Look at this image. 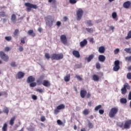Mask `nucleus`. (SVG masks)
I'll list each match as a JSON object with an SVG mask.
<instances>
[{"label": "nucleus", "mask_w": 131, "mask_h": 131, "mask_svg": "<svg viewBox=\"0 0 131 131\" xmlns=\"http://www.w3.org/2000/svg\"><path fill=\"white\" fill-rule=\"evenodd\" d=\"M41 121L43 122V121H46V117L45 116H42L41 117Z\"/></svg>", "instance_id": "nucleus-57"}, {"label": "nucleus", "mask_w": 131, "mask_h": 131, "mask_svg": "<svg viewBox=\"0 0 131 131\" xmlns=\"http://www.w3.org/2000/svg\"><path fill=\"white\" fill-rule=\"evenodd\" d=\"M64 80L66 82H68V81H69V80H70V74H68L66 76H64Z\"/></svg>", "instance_id": "nucleus-23"}, {"label": "nucleus", "mask_w": 131, "mask_h": 131, "mask_svg": "<svg viewBox=\"0 0 131 131\" xmlns=\"http://www.w3.org/2000/svg\"><path fill=\"white\" fill-rule=\"evenodd\" d=\"M114 53H115V54H117V53H119V49H118V48L116 49L114 51Z\"/></svg>", "instance_id": "nucleus-58"}, {"label": "nucleus", "mask_w": 131, "mask_h": 131, "mask_svg": "<svg viewBox=\"0 0 131 131\" xmlns=\"http://www.w3.org/2000/svg\"><path fill=\"white\" fill-rule=\"evenodd\" d=\"M36 82L38 84V85H41V84H42V80L41 79L38 78L37 80H36Z\"/></svg>", "instance_id": "nucleus-29"}, {"label": "nucleus", "mask_w": 131, "mask_h": 131, "mask_svg": "<svg viewBox=\"0 0 131 131\" xmlns=\"http://www.w3.org/2000/svg\"><path fill=\"white\" fill-rule=\"evenodd\" d=\"M88 45V40L84 39L82 41L80 42V46L81 48H83V47H85Z\"/></svg>", "instance_id": "nucleus-16"}, {"label": "nucleus", "mask_w": 131, "mask_h": 131, "mask_svg": "<svg viewBox=\"0 0 131 131\" xmlns=\"http://www.w3.org/2000/svg\"><path fill=\"white\" fill-rule=\"evenodd\" d=\"M127 78L128 79H131V73H128L127 74Z\"/></svg>", "instance_id": "nucleus-51"}, {"label": "nucleus", "mask_w": 131, "mask_h": 131, "mask_svg": "<svg viewBox=\"0 0 131 131\" xmlns=\"http://www.w3.org/2000/svg\"><path fill=\"white\" fill-rule=\"evenodd\" d=\"M56 26H58V27L60 26H61V21H57L56 22Z\"/></svg>", "instance_id": "nucleus-61"}, {"label": "nucleus", "mask_w": 131, "mask_h": 131, "mask_svg": "<svg viewBox=\"0 0 131 131\" xmlns=\"http://www.w3.org/2000/svg\"><path fill=\"white\" fill-rule=\"evenodd\" d=\"M89 41L90 42H92V43H94V38H91L89 39Z\"/></svg>", "instance_id": "nucleus-62"}, {"label": "nucleus", "mask_w": 131, "mask_h": 131, "mask_svg": "<svg viewBox=\"0 0 131 131\" xmlns=\"http://www.w3.org/2000/svg\"><path fill=\"white\" fill-rule=\"evenodd\" d=\"M0 16L3 18L4 17H8V15L6 14V13L4 11L0 12Z\"/></svg>", "instance_id": "nucleus-30"}, {"label": "nucleus", "mask_w": 131, "mask_h": 131, "mask_svg": "<svg viewBox=\"0 0 131 131\" xmlns=\"http://www.w3.org/2000/svg\"><path fill=\"white\" fill-rule=\"evenodd\" d=\"M80 95L81 98H82V99H83L84 98H85V97L87 99L91 98V93L90 92L88 93V92L84 89H82L81 90L80 92Z\"/></svg>", "instance_id": "nucleus-4"}, {"label": "nucleus", "mask_w": 131, "mask_h": 131, "mask_svg": "<svg viewBox=\"0 0 131 131\" xmlns=\"http://www.w3.org/2000/svg\"><path fill=\"white\" fill-rule=\"evenodd\" d=\"M85 30H86V31L88 32H89V33H93V32H94V29H93V28H86L85 29Z\"/></svg>", "instance_id": "nucleus-33"}, {"label": "nucleus", "mask_w": 131, "mask_h": 131, "mask_svg": "<svg viewBox=\"0 0 131 131\" xmlns=\"http://www.w3.org/2000/svg\"><path fill=\"white\" fill-rule=\"evenodd\" d=\"M105 56L102 55H100L98 57V60L100 61V62H104V61H105Z\"/></svg>", "instance_id": "nucleus-20"}, {"label": "nucleus", "mask_w": 131, "mask_h": 131, "mask_svg": "<svg viewBox=\"0 0 131 131\" xmlns=\"http://www.w3.org/2000/svg\"><path fill=\"white\" fill-rule=\"evenodd\" d=\"M36 91H37L38 93H40V94H42V93H43V90L40 89H36Z\"/></svg>", "instance_id": "nucleus-43"}, {"label": "nucleus", "mask_w": 131, "mask_h": 131, "mask_svg": "<svg viewBox=\"0 0 131 131\" xmlns=\"http://www.w3.org/2000/svg\"><path fill=\"white\" fill-rule=\"evenodd\" d=\"M57 123L59 125H62V124H63V122L60 120H57Z\"/></svg>", "instance_id": "nucleus-50"}, {"label": "nucleus", "mask_w": 131, "mask_h": 131, "mask_svg": "<svg viewBox=\"0 0 131 131\" xmlns=\"http://www.w3.org/2000/svg\"><path fill=\"white\" fill-rule=\"evenodd\" d=\"M60 41H61L63 45H67V37L66 35H61L60 36Z\"/></svg>", "instance_id": "nucleus-11"}, {"label": "nucleus", "mask_w": 131, "mask_h": 131, "mask_svg": "<svg viewBox=\"0 0 131 131\" xmlns=\"http://www.w3.org/2000/svg\"><path fill=\"white\" fill-rule=\"evenodd\" d=\"M89 113H90V111H89L88 109H85L83 111V114H84V115H88Z\"/></svg>", "instance_id": "nucleus-38"}, {"label": "nucleus", "mask_w": 131, "mask_h": 131, "mask_svg": "<svg viewBox=\"0 0 131 131\" xmlns=\"http://www.w3.org/2000/svg\"><path fill=\"white\" fill-rule=\"evenodd\" d=\"M10 65L12 67H16L17 65H16V62H12L11 63H10Z\"/></svg>", "instance_id": "nucleus-48"}, {"label": "nucleus", "mask_w": 131, "mask_h": 131, "mask_svg": "<svg viewBox=\"0 0 131 131\" xmlns=\"http://www.w3.org/2000/svg\"><path fill=\"white\" fill-rule=\"evenodd\" d=\"M25 75V74H24V73L22 72H19L16 75V78L18 79H21V78H23V77H24Z\"/></svg>", "instance_id": "nucleus-12"}, {"label": "nucleus", "mask_w": 131, "mask_h": 131, "mask_svg": "<svg viewBox=\"0 0 131 131\" xmlns=\"http://www.w3.org/2000/svg\"><path fill=\"white\" fill-rule=\"evenodd\" d=\"M18 50H19V52H23V50H24L23 47L19 46Z\"/></svg>", "instance_id": "nucleus-56"}, {"label": "nucleus", "mask_w": 131, "mask_h": 131, "mask_svg": "<svg viewBox=\"0 0 131 131\" xmlns=\"http://www.w3.org/2000/svg\"><path fill=\"white\" fill-rule=\"evenodd\" d=\"M129 90L130 89V86L128 85V83H126L124 84L123 88L121 89V94L122 95H125L126 94L127 90Z\"/></svg>", "instance_id": "nucleus-7"}, {"label": "nucleus", "mask_w": 131, "mask_h": 131, "mask_svg": "<svg viewBox=\"0 0 131 131\" xmlns=\"http://www.w3.org/2000/svg\"><path fill=\"white\" fill-rule=\"evenodd\" d=\"M63 58H64V55L62 53H53L51 56V60H59L63 59Z\"/></svg>", "instance_id": "nucleus-5"}, {"label": "nucleus", "mask_w": 131, "mask_h": 131, "mask_svg": "<svg viewBox=\"0 0 131 131\" xmlns=\"http://www.w3.org/2000/svg\"><path fill=\"white\" fill-rule=\"evenodd\" d=\"M124 51L127 53V54H131V48H125L124 49Z\"/></svg>", "instance_id": "nucleus-34"}, {"label": "nucleus", "mask_w": 131, "mask_h": 131, "mask_svg": "<svg viewBox=\"0 0 131 131\" xmlns=\"http://www.w3.org/2000/svg\"><path fill=\"white\" fill-rule=\"evenodd\" d=\"M119 127L123 128L124 129H129L131 126V120H127L125 121L124 124L121 123L119 124Z\"/></svg>", "instance_id": "nucleus-1"}, {"label": "nucleus", "mask_w": 131, "mask_h": 131, "mask_svg": "<svg viewBox=\"0 0 131 131\" xmlns=\"http://www.w3.org/2000/svg\"><path fill=\"white\" fill-rule=\"evenodd\" d=\"M30 88H34V86H36V83L35 82H31L30 83Z\"/></svg>", "instance_id": "nucleus-40"}, {"label": "nucleus", "mask_w": 131, "mask_h": 131, "mask_svg": "<svg viewBox=\"0 0 131 131\" xmlns=\"http://www.w3.org/2000/svg\"><path fill=\"white\" fill-rule=\"evenodd\" d=\"M117 112H118V108L116 107L112 108L109 113V117H111V118H113V117H115V115L117 114Z\"/></svg>", "instance_id": "nucleus-6"}, {"label": "nucleus", "mask_w": 131, "mask_h": 131, "mask_svg": "<svg viewBox=\"0 0 131 131\" xmlns=\"http://www.w3.org/2000/svg\"><path fill=\"white\" fill-rule=\"evenodd\" d=\"M57 109L58 110H61L62 109H65V105L63 104H61L57 106Z\"/></svg>", "instance_id": "nucleus-27"}, {"label": "nucleus", "mask_w": 131, "mask_h": 131, "mask_svg": "<svg viewBox=\"0 0 131 131\" xmlns=\"http://www.w3.org/2000/svg\"><path fill=\"white\" fill-rule=\"evenodd\" d=\"M18 33H19V30L18 29H16L14 30L13 34L14 35H15V36H16V35H18Z\"/></svg>", "instance_id": "nucleus-42"}, {"label": "nucleus", "mask_w": 131, "mask_h": 131, "mask_svg": "<svg viewBox=\"0 0 131 131\" xmlns=\"http://www.w3.org/2000/svg\"><path fill=\"white\" fill-rule=\"evenodd\" d=\"M35 80V78L33 77L32 76H30L27 79V82H28V83H30L31 82H33Z\"/></svg>", "instance_id": "nucleus-13"}, {"label": "nucleus", "mask_w": 131, "mask_h": 131, "mask_svg": "<svg viewBox=\"0 0 131 131\" xmlns=\"http://www.w3.org/2000/svg\"><path fill=\"white\" fill-rule=\"evenodd\" d=\"M96 66L97 69H100V68H101V65L99 62L96 63Z\"/></svg>", "instance_id": "nucleus-47"}, {"label": "nucleus", "mask_w": 131, "mask_h": 131, "mask_svg": "<svg viewBox=\"0 0 131 131\" xmlns=\"http://www.w3.org/2000/svg\"><path fill=\"white\" fill-rule=\"evenodd\" d=\"M128 99L131 100V91L129 92V94L128 95Z\"/></svg>", "instance_id": "nucleus-60"}, {"label": "nucleus", "mask_w": 131, "mask_h": 131, "mask_svg": "<svg viewBox=\"0 0 131 131\" xmlns=\"http://www.w3.org/2000/svg\"><path fill=\"white\" fill-rule=\"evenodd\" d=\"M32 99H33V100H37V96L33 95L32 96Z\"/></svg>", "instance_id": "nucleus-55"}, {"label": "nucleus", "mask_w": 131, "mask_h": 131, "mask_svg": "<svg viewBox=\"0 0 131 131\" xmlns=\"http://www.w3.org/2000/svg\"><path fill=\"white\" fill-rule=\"evenodd\" d=\"M5 39H6V40H7V41H11V40H12V36H6L5 37Z\"/></svg>", "instance_id": "nucleus-35"}, {"label": "nucleus", "mask_w": 131, "mask_h": 131, "mask_svg": "<svg viewBox=\"0 0 131 131\" xmlns=\"http://www.w3.org/2000/svg\"><path fill=\"white\" fill-rule=\"evenodd\" d=\"M86 24L88 25V26H93V23L92 22V20H87L86 21Z\"/></svg>", "instance_id": "nucleus-39"}, {"label": "nucleus", "mask_w": 131, "mask_h": 131, "mask_svg": "<svg viewBox=\"0 0 131 131\" xmlns=\"http://www.w3.org/2000/svg\"><path fill=\"white\" fill-rule=\"evenodd\" d=\"M75 77V78H77V79H78L79 80V81H82V80H83L82 78H81L80 77V76H79L78 75H76Z\"/></svg>", "instance_id": "nucleus-32"}, {"label": "nucleus", "mask_w": 131, "mask_h": 131, "mask_svg": "<svg viewBox=\"0 0 131 131\" xmlns=\"http://www.w3.org/2000/svg\"><path fill=\"white\" fill-rule=\"evenodd\" d=\"M45 57L46 59H47V60H49V59L51 58V56L49 53H45Z\"/></svg>", "instance_id": "nucleus-41"}, {"label": "nucleus", "mask_w": 131, "mask_h": 131, "mask_svg": "<svg viewBox=\"0 0 131 131\" xmlns=\"http://www.w3.org/2000/svg\"><path fill=\"white\" fill-rule=\"evenodd\" d=\"M48 3H52V5H56V0H48Z\"/></svg>", "instance_id": "nucleus-44"}, {"label": "nucleus", "mask_w": 131, "mask_h": 131, "mask_svg": "<svg viewBox=\"0 0 131 131\" xmlns=\"http://www.w3.org/2000/svg\"><path fill=\"white\" fill-rule=\"evenodd\" d=\"M3 112L8 115L9 114V108L8 107H5Z\"/></svg>", "instance_id": "nucleus-37"}, {"label": "nucleus", "mask_w": 131, "mask_h": 131, "mask_svg": "<svg viewBox=\"0 0 131 131\" xmlns=\"http://www.w3.org/2000/svg\"><path fill=\"white\" fill-rule=\"evenodd\" d=\"M69 2L70 3V4H76V0H70Z\"/></svg>", "instance_id": "nucleus-53"}, {"label": "nucleus", "mask_w": 131, "mask_h": 131, "mask_svg": "<svg viewBox=\"0 0 131 131\" xmlns=\"http://www.w3.org/2000/svg\"><path fill=\"white\" fill-rule=\"evenodd\" d=\"M98 52L100 54H104V53H105V47L103 46L99 47L98 49Z\"/></svg>", "instance_id": "nucleus-19"}, {"label": "nucleus", "mask_w": 131, "mask_h": 131, "mask_svg": "<svg viewBox=\"0 0 131 131\" xmlns=\"http://www.w3.org/2000/svg\"><path fill=\"white\" fill-rule=\"evenodd\" d=\"M101 108H102V105L99 104L95 107L94 110L95 111H98V110H99V109H101Z\"/></svg>", "instance_id": "nucleus-31"}, {"label": "nucleus", "mask_w": 131, "mask_h": 131, "mask_svg": "<svg viewBox=\"0 0 131 131\" xmlns=\"http://www.w3.org/2000/svg\"><path fill=\"white\" fill-rule=\"evenodd\" d=\"M42 84L46 88H50L51 86V83L49 80H44L42 82Z\"/></svg>", "instance_id": "nucleus-14"}, {"label": "nucleus", "mask_w": 131, "mask_h": 131, "mask_svg": "<svg viewBox=\"0 0 131 131\" xmlns=\"http://www.w3.org/2000/svg\"><path fill=\"white\" fill-rule=\"evenodd\" d=\"M130 6V2L129 1H127L123 4V7L125 9H128Z\"/></svg>", "instance_id": "nucleus-18"}, {"label": "nucleus", "mask_w": 131, "mask_h": 131, "mask_svg": "<svg viewBox=\"0 0 131 131\" xmlns=\"http://www.w3.org/2000/svg\"><path fill=\"white\" fill-rule=\"evenodd\" d=\"M120 102L122 104H126V103H127V100H126V98H122L120 99Z\"/></svg>", "instance_id": "nucleus-26"}, {"label": "nucleus", "mask_w": 131, "mask_h": 131, "mask_svg": "<svg viewBox=\"0 0 131 131\" xmlns=\"http://www.w3.org/2000/svg\"><path fill=\"white\" fill-rule=\"evenodd\" d=\"M72 54L76 58H80V54H79V52H78V51L74 50Z\"/></svg>", "instance_id": "nucleus-15"}, {"label": "nucleus", "mask_w": 131, "mask_h": 131, "mask_svg": "<svg viewBox=\"0 0 131 131\" xmlns=\"http://www.w3.org/2000/svg\"><path fill=\"white\" fill-rule=\"evenodd\" d=\"M120 64V62H119V60H115L114 61V65L115 66L113 67V70L114 71H118L119 69H120V67L119 66Z\"/></svg>", "instance_id": "nucleus-10"}, {"label": "nucleus", "mask_w": 131, "mask_h": 131, "mask_svg": "<svg viewBox=\"0 0 131 131\" xmlns=\"http://www.w3.org/2000/svg\"><path fill=\"white\" fill-rule=\"evenodd\" d=\"M46 25L49 27H52L53 25V23L55 22V19L52 18V16H48L45 17Z\"/></svg>", "instance_id": "nucleus-2"}, {"label": "nucleus", "mask_w": 131, "mask_h": 131, "mask_svg": "<svg viewBox=\"0 0 131 131\" xmlns=\"http://www.w3.org/2000/svg\"><path fill=\"white\" fill-rule=\"evenodd\" d=\"M99 114H104V110H99Z\"/></svg>", "instance_id": "nucleus-59"}, {"label": "nucleus", "mask_w": 131, "mask_h": 131, "mask_svg": "<svg viewBox=\"0 0 131 131\" xmlns=\"http://www.w3.org/2000/svg\"><path fill=\"white\" fill-rule=\"evenodd\" d=\"M93 79L94 81H98L99 79H100V77H99L97 75H93Z\"/></svg>", "instance_id": "nucleus-28"}, {"label": "nucleus", "mask_w": 131, "mask_h": 131, "mask_svg": "<svg viewBox=\"0 0 131 131\" xmlns=\"http://www.w3.org/2000/svg\"><path fill=\"white\" fill-rule=\"evenodd\" d=\"M110 28L111 30H112V31H113H113H114V29H115L114 27H113V26H111L110 27Z\"/></svg>", "instance_id": "nucleus-64"}, {"label": "nucleus", "mask_w": 131, "mask_h": 131, "mask_svg": "<svg viewBox=\"0 0 131 131\" xmlns=\"http://www.w3.org/2000/svg\"><path fill=\"white\" fill-rule=\"evenodd\" d=\"M125 61H128V62H131V56H127L125 58Z\"/></svg>", "instance_id": "nucleus-45"}, {"label": "nucleus", "mask_w": 131, "mask_h": 131, "mask_svg": "<svg viewBox=\"0 0 131 131\" xmlns=\"http://www.w3.org/2000/svg\"><path fill=\"white\" fill-rule=\"evenodd\" d=\"M88 126L89 128H93V127H94V125L93 124V123L91 122L90 121H89L88 122Z\"/></svg>", "instance_id": "nucleus-36"}, {"label": "nucleus", "mask_w": 131, "mask_h": 131, "mask_svg": "<svg viewBox=\"0 0 131 131\" xmlns=\"http://www.w3.org/2000/svg\"><path fill=\"white\" fill-rule=\"evenodd\" d=\"M112 16L113 19H115L116 17H117V14L116 13V12H113L112 14Z\"/></svg>", "instance_id": "nucleus-46"}, {"label": "nucleus", "mask_w": 131, "mask_h": 131, "mask_svg": "<svg viewBox=\"0 0 131 131\" xmlns=\"http://www.w3.org/2000/svg\"><path fill=\"white\" fill-rule=\"evenodd\" d=\"M0 57L2 60L4 61H5V62H8L9 61V56L8 55L6 54L5 52L3 51L0 52Z\"/></svg>", "instance_id": "nucleus-9"}, {"label": "nucleus", "mask_w": 131, "mask_h": 131, "mask_svg": "<svg viewBox=\"0 0 131 131\" xmlns=\"http://www.w3.org/2000/svg\"><path fill=\"white\" fill-rule=\"evenodd\" d=\"M25 38H26V37L20 39V42H21V43H25Z\"/></svg>", "instance_id": "nucleus-49"}, {"label": "nucleus", "mask_w": 131, "mask_h": 131, "mask_svg": "<svg viewBox=\"0 0 131 131\" xmlns=\"http://www.w3.org/2000/svg\"><path fill=\"white\" fill-rule=\"evenodd\" d=\"M16 15L15 14H12L11 15V20L12 22V23H16Z\"/></svg>", "instance_id": "nucleus-21"}, {"label": "nucleus", "mask_w": 131, "mask_h": 131, "mask_svg": "<svg viewBox=\"0 0 131 131\" xmlns=\"http://www.w3.org/2000/svg\"><path fill=\"white\" fill-rule=\"evenodd\" d=\"M67 20H68V18L67 17V16H64L63 17V20L64 21V22H66V21H67Z\"/></svg>", "instance_id": "nucleus-63"}, {"label": "nucleus", "mask_w": 131, "mask_h": 131, "mask_svg": "<svg viewBox=\"0 0 131 131\" xmlns=\"http://www.w3.org/2000/svg\"><path fill=\"white\" fill-rule=\"evenodd\" d=\"M28 34H29V35H31L33 37H34V36H35V33L33 32V30H29L28 32Z\"/></svg>", "instance_id": "nucleus-22"}, {"label": "nucleus", "mask_w": 131, "mask_h": 131, "mask_svg": "<svg viewBox=\"0 0 131 131\" xmlns=\"http://www.w3.org/2000/svg\"><path fill=\"white\" fill-rule=\"evenodd\" d=\"M15 119H16V117H13L12 118H11L10 122H9V124L10 125H14V122L15 121Z\"/></svg>", "instance_id": "nucleus-24"}, {"label": "nucleus", "mask_w": 131, "mask_h": 131, "mask_svg": "<svg viewBox=\"0 0 131 131\" xmlns=\"http://www.w3.org/2000/svg\"><path fill=\"white\" fill-rule=\"evenodd\" d=\"M8 130V124L6 123H4L2 127V131H7Z\"/></svg>", "instance_id": "nucleus-25"}, {"label": "nucleus", "mask_w": 131, "mask_h": 131, "mask_svg": "<svg viewBox=\"0 0 131 131\" xmlns=\"http://www.w3.org/2000/svg\"><path fill=\"white\" fill-rule=\"evenodd\" d=\"M11 50V49L10 48V47H6L4 49L5 52H9L10 50Z\"/></svg>", "instance_id": "nucleus-54"}, {"label": "nucleus", "mask_w": 131, "mask_h": 131, "mask_svg": "<svg viewBox=\"0 0 131 131\" xmlns=\"http://www.w3.org/2000/svg\"><path fill=\"white\" fill-rule=\"evenodd\" d=\"M95 57V55L91 54L88 57H85V60L87 61V62H91L93 59Z\"/></svg>", "instance_id": "nucleus-17"}, {"label": "nucleus", "mask_w": 131, "mask_h": 131, "mask_svg": "<svg viewBox=\"0 0 131 131\" xmlns=\"http://www.w3.org/2000/svg\"><path fill=\"white\" fill-rule=\"evenodd\" d=\"M25 7H27L26 8V11L27 12H30L31 11L32 9H34L35 10H36L37 9V5L35 4H32L30 3H26L25 4Z\"/></svg>", "instance_id": "nucleus-3"}, {"label": "nucleus", "mask_w": 131, "mask_h": 131, "mask_svg": "<svg viewBox=\"0 0 131 131\" xmlns=\"http://www.w3.org/2000/svg\"><path fill=\"white\" fill-rule=\"evenodd\" d=\"M77 20L79 21L82 17V15H83V10H82V9L79 8L77 11Z\"/></svg>", "instance_id": "nucleus-8"}, {"label": "nucleus", "mask_w": 131, "mask_h": 131, "mask_svg": "<svg viewBox=\"0 0 131 131\" xmlns=\"http://www.w3.org/2000/svg\"><path fill=\"white\" fill-rule=\"evenodd\" d=\"M59 111L58 108H56V109L54 110V113L56 115H57V114H58V113H59Z\"/></svg>", "instance_id": "nucleus-52"}]
</instances>
